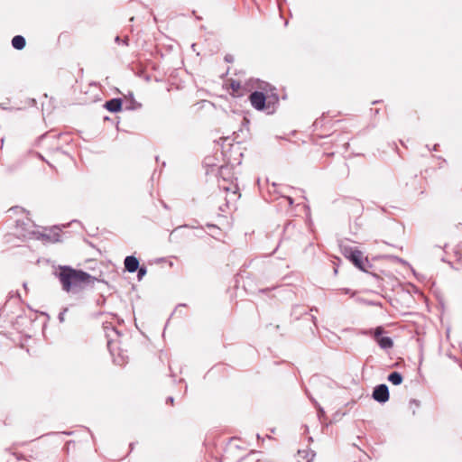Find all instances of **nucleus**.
Segmentation results:
<instances>
[{
    "label": "nucleus",
    "mask_w": 462,
    "mask_h": 462,
    "mask_svg": "<svg viewBox=\"0 0 462 462\" xmlns=\"http://www.w3.org/2000/svg\"><path fill=\"white\" fill-rule=\"evenodd\" d=\"M137 278L139 281H141L147 273V268L143 265L139 266V269H137Z\"/></svg>",
    "instance_id": "nucleus-15"
},
{
    "label": "nucleus",
    "mask_w": 462,
    "mask_h": 462,
    "mask_svg": "<svg viewBox=\"0 0 462 462\" xmlns=\"http://www.w3.org/2000/svg\"><path fill=\"white\" fill-rule=\"evenodd\" d=\"M173 402H174V398L173 397L171 396V397L167 398V402L173 403Z\"/></svg>",
    "instance_id": "nucleus-25"
},
{
    "label": "nucleus",
    "mask_w": 462,
    "mask_h": 462,
    "mask_svg": "<svg viewBox=\"0 0 462 462\" xmlns=\"http://www.w3.org/2000/svg\"><path fill=\"white\" fill-rule=\"evenodd\" d=\"M387 379L393 385H400L403 381L402 374L397 371L390 373Z\"/></svg>",
    "instance_id": "nucleus-14"
},
{
    "label": "nucleus",
    "mask_w": 462,
    "mask_h": 462,
    "mask_svg": "<svg viewBox=\"0 0 462 462\" xmlns=\"http://www.w3.org/2000/svg\"><path fill=\"white\" fill-rule=\"evenodd\" d=\"M378 346L384 350L390 349L393 346V341L390 337H381L376 339Z\"/></svg>",
    "instance_id": "nucleus-12"
},
{
    "label": "nucleus",
    "mask_w": 462,
    "mask_h": 462,
    "mask_svg": "<svg viewBox=\"0 0 462 462\" xmlns=\"http://www.w3.org/2000/svg\"><path fill=\"white\" fill-rule=\"evenodd\" d=\"M115 42L117 44H123L125 46H128L129 38H128V36H125L124 39H121L120 36L117 35L115 38Z\"/></svg>",
    "instance_id": "nucleus-16"
},
{
    "label": "nucleus",
    "mask_w": 462,
    "mask_h": 462,
    "mask_svg": "<svg viewBox=\"0 0 462 462\" xmlns=\"http://www.w3.org/2000/svg\"><path fill=\"white\" fill-rule=\"evenodd\" d=\"M111 333H114V334H115V335H116V336H119V335H120V333H119V331H118V330H116L115 328H111L109 330H107V331H106V337H107V347H108V350H109L110 354H111L112 356H114V355H115V353H114V351H115V350H114V348H113V346H113L114 339L112 338V335H111Z\"/></svg>",
    "instance_id": "nucleus-13"
},
{
    "label": "nucleus",
    "mask_w": 462,
    "mask_h": 462,
    "mask_svg": "<svg viewBox=\"0 0 462 462\" xmlns=\"http://www.w3.org/2000/svg\"><path fill=\"white\" fill-rule=\"evenodd\" d=\"M56 276L66 292H78L84 288V285L94 283L96 281V278L88 273L68 265L60 266Z\"/></svg>",
    "instance_id": "nucleus-1"
},
{
    "label": "nucleus",
    "mask_w": 462,
    "mask_h": 462,
    "mask_svg": "<svg viewBox=\"0 0 462 462\" xmlns=\"http://www.w3.org/2000/svg\"><path fill=\"white\" fill-rule=\"evenodd\" d=\"M114 362L118 365H123L125 361V356L122 353L118 354V357L114 359Z\"/></svg>",
    "instance_id": "nucleus-18"
},
{
    "label": "nucleus",
    "mask_w": 462,
    "mask_h": 462,
    "mask_svg": "<svg viewBox=\"0 0 462 462\" xmlns=\"http://www.w3.org/2000/svg\"><path fill=\"white\" fill-rule=\"evenodd\" d=\"M234 56L232 54H226L225 56V60L228 63H232L234 61Z\"/></svg>",
    "instance_id": "nucleus-21"
},
{
    "label": "nucleus",
    "mask_w": 462,
    "mask_h": 462,
    "mask_svg": "<svg viewBox=\"0 0 462 462\" xmlns=\"http://www.w3.org/2000/svg\"><path fill=\"white\" fill-rule=\"evenodd\" d=\"M260 89L264 90L265 96L267 97L266 107H267V115H273L275 113L278 106H279V95L276 92V88L270 86L266 82H262L259 86Z\"/></svg>",
    "instance_id": "nucleus-4"
},
{
    "label": "nucleus",
    "mask_w": 462,
    "mask_h": 462,
    "mask_svg": "<svg viewBox=\"0 0 462 462\" xmlns=\"http://www.w3.org/2000/svg\"><path fill=\"white\" fill-rule=\"evenodd\" d=\"M412 404H415V408H419L420 405V401H418L416 399H411L410 401V406H412Z\"/></svg>",
    "instance_id": "nucleus-22"
},
{
    "label": "nucleus",
    "mask_w": 462,
    "mask_h": 462,
    "mask_svg": "<svg viewBox=\"0 0 462 462\" xmlns=\"http://www.w3.org/2000/svg\"><path fill=\"white\" fill-rule=\"evenodd\" d=\"M291 226V223H288V224L286 225V226H285V230H288V229L290 228V226Z\"/></svg>",
    "instance_id": "nucleus-26"
},
{
    "label": "nucleus",
    "mask_w": 462,
    "mask_h": 462,
    "mask_svg": "<svg viewBox=\"0 0 462 462\" xmlns=\"http://www.w3.org/2000/svg\"><path fill=\"white\" fill-rule=\"evenodd\" d=\"M219 208H220L221 211H223V212L225 211V209L223 208L222 206Z\"/></svg>",
    "instance_id": "nucleus-31"
},
{
    "label": "nucleus",
    "mask_w": 462,
    "mask_h": 462,
    "mask_svg": "<svg viewBox=\"0 0 462 462\" xmlns=\"http://www.w3.org/2000/svg\"><path fill=\"white\" fill-rule=\"evenodd\" d=\"M219 188L222 189L226 193L231 191L229 198H226V207H228V204L230 201H236L240 197V195L237 194L238 189L236 185H234L233 187H229V186H222L221 184H219Z\"/></svg>",
    "instance_id": "nucleus-8"
},
{
    "label": "nucleus",
    "mask_w": 462,
    "mask_h": 462,
    "mask_svg": "<svg viewBox=\"0 0 462 462\" xmlns=\"http://www.w3.org/2000/svg\"><path fill=\"white\" fill-rule=\"evenodd\" d=\"M288 200H289V203H290V204H292V203H293V200H292V199H291V198H288Z\"/></svg>",
    "instance_id": "nucleus-27"
},
{
    "label": "nucleus",
    "mask_w": 462,
    "mask_h": 462,
    "mask_svg": "<svg viewBox=\"0 0 462 462\" xmlns=\"http://www.w3.org/2000/svg\"><path fill=\"white\" fill-rule=\"evenodd\" d=\"M249 101L251 106L257 111H263L267 114L266 102L267 97L265 96L264 90L261 89L253 91L249 95Z\"/></svg>",
    "instance_id": "nucleus-5"
},
{
    "label": "nucleus",
    "mask_w": 462,
    "mask_h": 462,
    "mask_svg": "<svg viewBox=\"0 0 462 462\" xmlns=\"http://www.w3.org/2000/svg\"><path fill=\"white\" fill-rule=\"evenodd\" d=\"M311 319L312 321L315 323L316 322V317L315 316H311Z\"/></svg>",
    "instance_id": "nucleus-29"
},
{
    "label": "nucleus",
    "mask_w": 462,
    "mask_h": 462,
    "mask_svg": "<svg viewBox=\"0 0 462 462\" xmlns=\"http://www.w3.org/2000/svg\"><path fill=\"white\" fill-rule=\"evenodd\" d=\"M68 310H69L68 308H64V309L60 312L58 319H59V320H60V323L64 322V320H65V314H66V312L68 311Z\"/></svg>",
    "instance_id": "nucleus-20"
},
{
    "label": "nucleus",
    "mask_w": 462,
    "mask_h": 462,
    "mask_svg": "<svg viewBox=\"0 0 462 462\" xmlns=\"http://www.w3.org/2000/svg\"><path fill=\"white\" fill-rule=\"evenodd\" d=\"M438 146H439L438 144H435V145H434V147H433V150H434V151H437V147H438Z\"/></svg>",
    "instance_id": "nucleus-30"
},
{
    "label": "nucleus",
    "mask_w": 462,
    "mask_h": 462,
    "mask_svg": "<svg viewBox=\"0 0 462 462\" xmlns=\"http://www.w3.org/2000/svg\"><path fill=\"white\" fill-rule=\"evenodd\" d=\"M104 106L112 113H116L121 111L122 109V99L121 98H112L107 100Z\"/></svg>",
    "instance_id": "nucleus-9"
},
{
    "label": "nucleus",
    "mask_w": 462,
    "mask_h": 462,
    "mask_svg": "<svg viewBox=\"0 0 462 462\" xmlns=\"http://www.w3.org/2000/svg\"><path fill=\"white\" fill-rule=\"evenodd\" d=\"M313 402L315 403V405L318 408L319 419L321 420V418L325 415V411H324L323 408L319 404L317 403V402L313 401Z\"/></svg>",
    "instance_id": "nucleus-19"
},
{
    "label": "nucleus",
    "mask_w": 462,
    "mask_h": 462,
    "mask_svg": "<svg viewBox=\"0 0 462 462\" xmlns=\"http://www.w3.org/2000/svg\"><path fill=\"white\" fill-rule=\"evenodd\" d=\"M341 251L343 254L350 260V262L357 267L359 270L363 272H366L365 265L369 264L368 260H364L363 254L361 251L357 250L356 248L348 246V245H342Z\"/></svg>",
    "instance_id": "nucleus-3"
},
{
    "label": "nucleus",
    "mask_w": 462,
    "mask_h": 462,
    "mask_svg": "<svg viewBox=\"0 0 462 462\" xmlns=\"http://www.w3.org/2000/svg\"><path fill=\"white\" fill-rule=\"evenodd\" d=\"M383 327H377L374 330V337L376 339H378V337H383L382 334L383 333Z\"/></svg>",
    "instance_id": "nucleus-17"
},
{
    "label": "nucleus",
    "mask_w": 462,
    "mask_h": 462,
    "mask_svg": "<svg viewBox=\"0 0 462 462\" xmlns=\"http://www.w3.org/2000/svg\"><path fill=\"white\" fill-rule=\"evenodd\" d=\"M125 268L128 273H135L139 269V260L134 255H128L124 261Z\"/></svg>",
    "instance_id": "nucleus-7"
},
{
    "label": "nucleus",
    "mask_w": 462,
    "mask_h": 462,
    "mask_svg": "<svg viewBox=\"0 0 462 462\" xmlns=\"http://www.w3.org/2000/svg\"><path fill=\"white\" fill-rule=\"evenodd\" d=\"M231 88L234 90H237L240 88V83L234 81V82L231 83Z\"/></svg>",
    "instance_id": "nucleus-23"
},
{
    "label": "nucleus",
    "mask_w": 462,
    "mask_h": 462,
    "mask_svg": "<svg viewBox=\"0 0 462 462\" xmlns=\"http://www.w3.org/2000/svg\"><path fill=\"white\" fill-rule=\"evenodd\" d=\"M372 397L374 401L380 403L386 402L390 398L388 386L384 383L376 385L374 388Z\"/></svg>",
    "instance_id": "nucleus-6"
},
{
    "label": "nucleus",
    "mask_w": 462,
    "mask_h": 462,
    "mask_svg": "<svg viewBox=\"0 0 462 462\" xmlns=\"http://www.w3.org/2000/svg\"><path fill=\"white\" fill-rule=\"evenodd\" d=\"M26 45L25 38L23 35H15L12 39V46L14 49L21 51Z\"/></svg>",
    "instance_id": "nucleus-11"
},
{
    "label": "nucleus",
    "mask_w": 462,
    "mask_h": 462,
    "mask_svg": "<svg viewBox=\"0 0 462 462\" xmlns=\"http://www.w3.org/2000/svg\"><path fill=\"white\" fill-rule=\"evenodd\" d=\"M26 287H27V284L24 282L23 283V288L26 289Z\"/></svg>",
    "instance_id": "nucleus-33"
},
{
    "label": "nucleus",
    "mask_w": 462,
    "mask_h": 462,
    "mask_svg": "<svg viewBox=\"0 0 462 462\" xmlns=\"http://www.w3.org/2000/svg\"><path fill=\"white\" fill-rule=\"evenodd\" d=\"M315 453L310 449L298 451V462H312Z\"/></svg>",
    "instance_id": "nucleus-10"
},
{
    "label": "nucleus",
    "mask_w": 462,
    "mask_h": 462,
    "mask_svg": "<svg viewBox=\"0 0 462 462\" xmlns=\"http://www.w3.org/2000/svg\"><path fill=\"white\" fill-rule=\"evenodd\" d=\"M248 460H250V455L242 457L238 462H247Z\"/></svg>",
    "instance_id": "nucleus-24"
},
{
    "label": "nucleus",
    "mask_w": 462,
    "mask_h": 462,
    "mask_svg": "<svg viewBox=\"0 0 462 462\" xmlns=\"http://www.w3.org/2000/svg\"><path fill=\"white\" fill-rule=\"evenodd\" d=\"M415 413H416V410H415V409H413V410H412V414L414 415Z\"/></svg>",
    "instance_id": "nucleus-32"
},
{
    "label": "nucleus",
    "mask_w": 462,
    "mask_h": 462,
    "mask_svg": "<svg viewBox=\"0 0 462 462\" xmlns=\"http://www.w3.org/2000/svg\"><path fill=\"white\" fill-rule=\"evenodd\" d=\"M350 290L349 289H344V292L346 294V293H349Z\"/></svg>",
    "instance_id": "nucleus-28"
},
{
    "label": "nucleus",
    "mask_w": 462,
    "mask_h": 462,
    "mask_svg": "<svg viewBox=\"0 0 462 462\" xmlns=\"http://www.w3.org/2000/svg\"><path fill=\"white\" fill-rule=\"evenodd\" d=\"M23 237L29 239L41 240L43 244H52L60 241V229L56 226L52 228H44L42 231L32 230L20 234Z\"/></svg>",
    "instance_id": "nucleus-2"
}]
</instances>
